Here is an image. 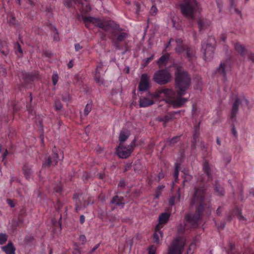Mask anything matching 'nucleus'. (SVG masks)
<instances>
[{
  "label": "nucleus",
  "mask_w": 254,
  "mask_h": 254,
  "mask_svg": "<svg viewBox=\"0 0 254 254\" xmlns=\"http://www.w3.org/2000/svg\"><path fill=\"white\" fill-rule=\"evenodd\" d=\"M190 83V78L188 73L180 68H177L175 73V87L179 97H176V93L171 89L159 88L152 95L155 100H162L171 104L174 107H180L188 99L180 96L185 94Z\"/></svg>",
  "instance_id": "1"
},
{
  "label": "nucleus",
  "mask_w": 254,
  "mask_h": 254,
  "mask_svg": "<svg viewBox=\"0 0 254 254\" xmlns=\"http://www.w3.org/2000/svg\"><path fill=\"white\" fill-rule=\"evenodd\" d=\"M83 20L86 27L92 24L105 31H113L114 36L118 41H122L128 37V34L120 30L119 26L113 21L100 19L91 16L83 17Z\"/></svg>",
  "instance_id": "2"
},
{
  "label": "nucleus",
  "mask_w": 254,
  "mask_h": 254,
  "mask_svg": "<svg viewBox=\"0 0 254 254\" xmlns=\"http://www.w3.org/2000/svg\"><path fill=\"white\" fill-rule=\"evenodd\" d=\"M204 190L203 188L195 189L194 196L191 201L192 205L198 206L197 208V213L194 215L187 214L185 217L186 221L191 223L192 227H195L197 224L196 222L199 220L200 212H202L204 205Z\"/></svg>",
  "instance_id": "3"
},
{
  "label": "nucleus",
  "mask_w": 254,
  "mask_h": 254,
  "mask_svg": "<svg viewBox=\"0 0 254 254\" xmlns=\"http://www.w3.org/2000/svg\"><path fill=\"white\" fill-rule=\"evenodd\" d=\"M180 8L182 14L191 19L201 10L198 3L195 0H184L180 4Z\"/></svg>",
  "instance_id": "4"
},
{
  "label": "nucleus",
  "mask_w": 254,
  "mask_h": 254,
  "mask_svg": "<svg viewBox=\"0 0 254 254\" xmlns=\"http://www.w3.org/2000/svg\"><path fill=\"white\" fill-rule=\"evenodd\" d=\"M172 79L170 72L167 69H160L156 71L153 76V80L160 85L169 82Z\"/></svg>",
  "instance_id": "5"
},
{
  "label": "nucleus",
  "mask_w": 254,
  "mask_h": 254,
  "mask_svg": "<svg viewBox=\"0 0 254 254\" xmlns=\"http://www.w3.org/2000/svg\"><path fill=\"white\" fill-rule=\"evenodd\" d=\"M185 244L184 238H179L175 239L169 249L168 254H181Z\"/></svg>",
  "instance_id": "6"
},
{
  "label": "nucleus",
  "mask_w": 254,
  "mask_h": 254,
  "mask_svg": "<svg viewBox=\"0 0 254 254\" xmlns=\"http://www.w3.org/2000/svg\"><path fill=\"white\" fill-rule=\"evenodd\" d=\"M135 143L133 141L127 146H124L123 144H120L117 148V153L118 156L122 159H125L130 156L133 150Z\"/></svg>",
  "instance_id": "7"
},
{
  "label": "nucleus",
  "mask_w": 254,
  "mask_h": 254,
  "mask_svg": "<svg viewBox=\"0 0 254 254\" xmlns=\"http://www.w3.org/2000/svg\"><path fill=\"white\" fill-rule=\"evenodd\" d=\"M211 44L204 43L202 45V51L203 53L204 59L205 61H209L212 58L214 52V47L212 45V42H214V39L212 38H210Z\"/></svg>",
  "instance_id": "8"
},
{
  "label": "nucleus",
  "mask_w": 254,
  "mask_h": 254,
  "mask_svg": "<svg viewBox=\"0 0 254 254\" xmlns=\"http://www.w3.org/2000/svg\"><path fill=\"white\" fill-rule=\"evenodd\" d=\"M153 93L150 92H148L146 96L142 97L139 100V106L140 108H146L153 105L155 103L154 97L152 95Z\"/></svg>",
  "instance_id": "9"
},
{
  "label": "nucleus",
  "mask_w": 254,
  "mask_h": 254,
  "mask_svg": "<svg viewBox=\"0 0 254 254\" xmlns=\"http://www.w3.org/2000/svg\"><path fill=\"white\" fill-rule=\"evenodd\" d=\"M248 101L245 98H236L232 106L231 118H234L238 112V107L240 104L247 106L248 105Z\"/></svg>",
  "instance_id": "10"
},
{
  "label": "nucleus",
  "mask_w": 254,
  "mask_h": 254,
  "mask_svg": "<svg viewBox=\"0 0 254 254\" xmlns=\"http://www.w3.org/2000/svg\"><path fill=\"white\" fill-rule=\"evenodd\" d=\"M149 87V76L146 73H143L140 77V80L138 85V90L140 91H145Z\"/></svg>",
  "instance_id": "11"
},
{
  "label": "nucleus",
  "mask_w": 254,
  "mask_h": 254,
  "mask_svg": "<svg viewBox=\"0 0 254 254\" xmlns=\"http://www.w3.org/2000/svg\"><path fill=\"white\" fill-rule=\"evenodd\" d=\"M162 237L163 233L160 231L159 225H157L155 227V232L153 235V242L157 244H159Z\"/></svg>",
  "instance_id": "12"
},
{
  "label": "nucleus",
  "mask_w": 254,
  "mask_h": 254,
  "mask_svg": "<svg viewBox=\"0 0 254 254\" xmlns=\"http://www.w3.org/2000/svg\"><path fill=\"white\" fill-rule=\"evenodd\" d=\"M1 249L6 254H15V249L11 242H8L7 245L2 247Z\"/></svg>",
  "instance_id": "13"
},
{
  "label": "nucleus",
  "mask_w": 254,
  "mask_h": 254,
  "mask_svg": "<svg viewBox=\"0 0 254 254\" xmlns=\"http://www.w3.org/2000/svg\"><path fill=\"white\" fill-rule=\"evenodd\" d=\"M170 216V214L169 213H162L159 217V223L157 225H159V227L160 228L161 225L164 224L168 222Z\"/></svg>",
  "instance_id": "14"
},
{
  "label": "nucleus",
  "mask_w": 254,
  "mask_h": 254,
  "mask_svg": "<svg viewBox=\"0 0 254 254\" xmlns=\"http://www.w3.org/2000/svg\"><path fill=\"white\" fill-rule=\"evenodd\" d=\"M60 159L57 153L54 152L52 157H49L47 160V164L48 166L56 165Z\"/></svg>",
  "instance_id": "15"
},
{
  "label": "nucleus",
  "mask_w": 254,
  "mask_h": 254,
  "mask_svg": "<svg viewBox=\"0 0 254 254\" xmlns=\"http://www.w3.org/2000/svg\"><path fill=\"white\" fill-rule=\"evenodd\" d=\"M129 135L128 131L125 130L121 131L119 135L120 144H123V142L128 138Z\"/></svg>",
  "instance_id": "16"
},
{
  "label": "nucleus",
  "mask_w": 254,
  "mask_h": 254,
  "mask_svg": "<svg viewBox=\"0 0 254 254\" xmlns=\"http://www.w3.org/2000/svg\"><path fill=\"white\" fill-rule=\"evenodd\" d=\"M111 203L116 204L119 206H122L125 203V201L123 200V197L122 196L117 195L112 199L111 200Z\"/></svg>",
  "instance_id": "17"
},
{
  "label": "nucleus",
  "mask_w": 254,
  "mask_h": 254,
  "mask_svg": "<svg viewBox=\"0 0 254 254\" xmlns=\"http://www.w3.org/2000/svg\"><path fill=\"white\" fill-rule=\"evenodd\" d=\"M102 67V65H98L97 67V69L96 70L95 74V81L99 83L102 84L103 83V81L99 75V69Z\"/></svg>",
  "instance_id": "18"
},
{
  "label": "nucleus",
  "mask_w": 254,
  "mask_h": 254,
  "mask_svg": "<svg viewBox=\"0 0 254 254\" xmlns=\"http://www.w3.org/2000/svg\"><path fill=\"white\" fill-rule=\"evenodd\" d=\"M23 171L25 178L27 179H30L32 173L31 168L27 166H24L23 168Z\"/></svg>",
  "instance_id": "19"
},
{
  "label": "nucleus",
  "mask_w": 254,
  "mask_h": 254,
  "mask_svg": "<svg viewBox=\"0 0 254 254\" xmlns=\"http://www.w3.org/2000/svg\"><path fill=\"white\" fill-rule=\"evenodd\" d=\"M169 56L170 55L169 54H165L161 56L157 62L159 65L161 66V65L166 64L169 59Z\"/></svg>",
  "instance_id": "20"
},
{
  "label": "nucleus",
  "mask_w": 254,
  "mask_h": 254,
  "mask_svg": "<svg viewBox=\"0 0 254 254\" xmlns=\"http://www.w3.org/2000/svg\"><path fill=\"white\" fill-rule=\"evenodd\" d=\"M229 69L230 67L228 65L223 63L220 64L218 68V71L223 73L224 75H225L226 71Z\"/></svg>",
  "instance_id": "21"
},
{
  "label": "nucleus",
  "mask_w": 254,
  "mask_h": 254,
  "mask_svg": "<svg viewBox=\"0 0 254 254\" xmlns=\"http://www.w3.org/2000/svg\"><path fill=\"white\" fill-rule=\"evenodd\" d=\"M186 54L189 60H192L194 57L195 51L192 49H187L186 51Z\"/></svg>",
  "instance_id": "22"
},
{
  "label": "nucleus",
  "mask_w": 254,
  "mask_h": 254,
  "mask_svg": "<svg viewBox=\"0 0 254 254\" xmlns=\"http://www.w3.org/2000/svg\"><path fill=\"white\" fill-rule=\"evenodd\" d=\"M203 170L208 178L210 177V168L208 163L204 162L203 165Z\"/></svg>",
  "instance_id": "23"
},
{
  "label": "nucleus",
  "mask_w": 254,
  "mask_h": 254,
  "mask_svg": "<svg viewBox=\"0 0 254 254\" xmlns=\"http://www.w3.org/2000/svg\"><path fill=\"white\" fill-rule=\"evenodd\" d=\"M235 50L241 54H243L245 52V48L239 43H236L235 45Z\"/></svg>",
  "instance_id": "24"
},
{
  "label": "nucleus",
  "mask_w": 254,
  "mask_h": 254,
  "mask_svg": "<svg viewBox=\"0 0 254 254\" xmlns=\"http://www.w3.org/2000/svg\"><path fill=\"white\" fill-rule=\"evenodd\" d=\"M176 43L177 44L176 51L178 53H181L183 49V47L182 45V41L181 39H178L176 40Z\"/></svg>",
  "instance_id": "25"
},
{
  "label": "nucleus",
  "mask_w": 254,
  "mask_h": 254,
  "mask_svg": "<svg viewBox=\"0 0 254 254\" xmlns=\"http://www.w3.org/2000/svg\"><path fill=\"white\" fill-rule=\"evenodd\" d=\"M8 238V236L5 233H0V245L4 244Z\"/></svg>",
  "instance_id": "26"
},
{
  "label": "nucleus",
  "mask_w": 254,
  "mask_h": 254,
  "mask_svg": "<svg viewBox=\"0 0 254 254\" xmlns=\"http://www.w3.org/2000/svg\"><path fill=\"white\" fill-rule=\"evenodd\" d=\"M195 241H194L190 245L189 249L187 251V254H192L193 253V251L195 248Z\"/></svg>",
  "instance_id": "27"
},
{
  "label": "nucleus",
  "mask_w": 254,
  "mask_h": 254,
  "mask_svg": "<svg viewBox=\"0 0 254 254\" xmlns=\"http://www.w3.org/2000/svg\"><path fill=\"white\" fill-rule=\"evenodd\" d=\"M215 190L218 195H223L224 194L223 189L221 186L216 185Z\"/></svg>",
  "instance_id": "28"
},
{
  "label": "nucleus",
  "mask_w": 254,
  "mask_h": 254,
  "mask_svg": "<svg viewBox=\"0 0 254 254\" xmlns=\"http://www.w3.org/2000/svg\"><path fill=\"white\" fill-rule=\"evenodd\" d=\"M92 109V105L91 104L88 103L84 110V114L85 116L88 115V114L90 112Z\"/></svg>",
  "instance_id": "29"
},
{
  "label": "nucleus",
  "mask_w": 254,
  "mask_h": 254,
  "mask_svg": "<svg viewBox=\"0 0 254 254\" xmlns=\"http://www.w3.org/2000/svg\"><path fill=\"white\" fill-rule=\"evenodd\" d=\"M69 2L65 1L64 2V4L68 7H70L72 6V3L75 4L77 3H79V1L78 0H69Z\"/></svg>",
  "instance_id": "30"
},
{
  "label": "nucleus",
  "mask_w": 254,
  "mask_h": 254,
  "mask_svg": "<svg viewBox=\"0 0 254 254\" xmlns=\"http://www.w3.org/2000/svg\"><path fill=\"white\" fill-rule=\"evenodd\" d=\"M59 80V76L58 74L54 73L52 76V81L54 85H56Z\"/></svg>",
  "instance_id": "31"
},
{
  "label": "nucleus",
  "mask_w": 254,
  "mask_h": 254,
  "mask_svg": "<svg viewBox=\"0 0 254 254\" xmlns=\"http://www.w3.org/2000/svg\"><path fill=\"white\" fill-rule=\"evenodd\" d=\"M179 165L177 164H175V172H174V177L176 180L178 179V178L179 172Z\"/></svg>",
  "instance_id": "32"
},
{
  "label": "nucleus",
  "mask_w": 254,
  "mask_h": 254,
  "mask_svg": "<svg viewBox=\"0 0 254 254\" xmlns=\"http://www.w3.org/2000/svg\"><path fill=\"white\" fill-rule=\"evenodd\" d=\"M62 105L59 101H56L55 102V108L57 110H60L62 108Z\"/></svg>",
  "instance_id": "33"
},
{
  "label": "nucleus",
  "mask_w": 254,
  "mask_h": 254,
  "mask_svg": "<svg viewBox=\"0 0 254 254\" xmlns=\"http://www.w3.org/2000/svg\"><path fill=\"white\" fill-rule=\"evenodd\" d=\"M16 53L17 55L18 56H21L22 54V50L20 47V45L19 44H17L16 45Z\"/></svg>",
  "instance_id": "34"
},
{
  "label": "nucleus",
  "mask_w": 254,
  "mask_h": 254,
  "mask_svg": "<svg viewBox=\"0 0 254 254\" xmlns=\"http://www.w3.org/2000/svg\"><path fill=\"white\" fill-rule=\"evenodd\" d=\"M157 8L156 6H154V5H152V6L151 7V9H150V14L152 15H154L155 14H156L157 12Z\"/></svg>",
  "instance_id": "35"
},
{
  "label": "nucleus",
  "mask_w": 254,
  "mask_h": 254,
  "mask_svg": "<svg viewBox=\"0 0 254 254\" xmlns=\"http://www.w3.org/2000/svg\"><path fill=\"white\" fill-rule=\"evenodd\" d=\"M79 241L82 244H84L86 242V237L83 235H80L79 237Z\"/></svg>",
  "instance_id": "36"
},
{
  "label": "nucleus",
  "mask_w": 254,
  "mask_h": 254,
  "mask_svg": "<svg viewBox=\"0 0 254 254\" xmlns=\"http://www.w3.org/2000/svg\"><path fill=\"white\" fill-rule=\"evenodd\" d=\"M156 249V248L153 246L150 247L149 249L148 254H155Z\"/></svg>",
  "instance_id": "37"
},
{
  "label": "nucleus",
  "mask_w": 254,
  "mask_h": 254,
  "mask_svg": "<svg viewBox=\"0 0 254 254\" xmlns=\"http://www.w3.org/2000/svg\"><path fill=\"white\" fill-rule=\"evenodd\" d=\"M172 118V116L171 115H168L166 116L164 119H162L160 120V121H164V122H168L170 120H171Z\"/></svg>",
  "instance_id": "38"
},
{
  "label": "nucleus",
  "mask_w": 254,
  "mask_h": 254,
  "mask_svg": "<svg viewBox=\"0 0 254 254\" xmlns=\"http://www.w3.org/2000/svg\"><path fill=\"white\" fill-rule=\"evenodd\" d=\"M90 9L91 8L88 5H86L85 7H84L83 6L82 7V10L86 13L89 11Z\"/></svg>",
  "instance_id": "39"
},
{
  "label": "nucleus",
  "mask_w": 254,
  "mask_h": 254,
  "mask_svg": "<svg viewBox=\"0 0 254 254\" xmlns=\"http://www.w3.org/2000/svg\"><path fill=\"white\" fill-rule=\"evenodd\" d=\"M61 186L60 184L57 185V187L54 188V190L56 192H59L61 190Z\"/></svg>",
  "instance_id": "40"
},
{
  "label": "nucleus",
  "mask_w": 254,
  "mask_h": 254,
  "mask_svg": "<svg viewBox=\"0 0 254 254\" xmlns=\"http://www.w3.org/2000/svg\"><path fill=\"white\" fill-rule=\"evenodd\" d=\"M234 247H235V245L234 244H231L230 245V248L231 251L228 252V254H235L234 253L231 252Z\"/></svg>",
  "instance_id": "41"
},
{
  "label": "nucleus",
  "mask_w": 254,
  "mask_h": 254,
  "mask_svg": "<svg viewBox=\"0 0 254 254\" xmlns=\"http://www.w3.org/2000/svg\"><path fill=\"white\" fill-rule=\"evenodd\" d=\"M81 49L82 47L79 44H76L75 45V49L76 51H78Z\"/></svg>",
  "instance_id": "42"
},
{
  "label": "nucleus",
  "mask_w": 254,
  "mask_h": 254,
  "mask_svg": "<svg viewBox=\"0 0 254 254\" xmlns=\"http://www.w3.org/2000/svg\"><path fill=\"white\" fill-rule=\"evenodd\" d=\"M175 197H172L169 200V204L170 205H173L174 204Z\"/></svg>",
  "instance_id": "43"
},
{
  "label": "nucleus",
  "mask_w": 254,
  "mask_h": 254,
  "mask_svg": "<svg viewBox=\"0 0 254 254\" xmlns=\"http://www.w3.org/2000/svg\"><path fill=\"white\" fill-rule=\"evenodd\" d=\"M154 55H152L149 58H147L146 59V64H148L154 58Z\"/></svg>",
  "instance_id": "44"
},
{
  "label": "nucleus",
  "mask_w": 254,
  "mask_h": 254,
  "mask_svg": "<svg viewBox=\"0 0 254 254\" xmlns=\"http://www.w3.org/2000/svg\"><path fill=\"white\" fill-rule=\"evenodd\" d=\"M198 26H199V29L200 30H201L202 28V27L203 26V23L202 21H198Z\"/></svg>",
  "instance_id": "45"
},
{
  "label": "nucleus",
  "mask_w": 254,
  "mask_h": 254,
  "mask_svg": "<svg viewBox=\"0 0 254 254\" xmlns=\"http://www.w3.org/2000/svg\"><path fill=\"white\" fill-rule=\"evenodd\" d=\"M8 204L11 207H13L14 206V204L13 203L12 201L10 199H7V200Z\"/></svg>",
  "instance_id": "46"
},
{
  "label": "nucleus",
  "mask_w": 254,
  "mask_h": 254,
  "mask_svg": "<svg viewBox=\"0 0 254 254\" xmlns=\"http://www.w3.org/2000/svg\"><path fill=\"white\" fill-rule=\"evenodd\" d=\"M80 221L81 223H83L85 221V217L83 215H81L80 217Z\"/></svg>",
  "instance_id": "47"
},
{
  "label": "nucleus",
  "mask_w": 254,
  "mask_h": 254,
  "mask_svg": "<svg viewBox=\"0 0 254 254\" xmlns=\"http://www.w3.org/2000/svg\"><path fill=\"white\" fill-rule=\"evenodd\" d=\"M232 132L235 136L237 135V132L234 127L232 128Z\"/></svg>",
  "instance_id": "48"
},
{
  "label": "nucleus",
  "mask_w": 254,
  "mask_h": 254,
  "mask_svg": "<svg viewBox=\"0 0 254 254\" xmlns=\"http://www.w3.org/2000/svg\"><path fill=\"white\" fill-rule=\"evenodd\" d=\"M164 174L163 173L160 172L159 173V174H158L159 180H160L161 179H163L164 178Z\"/></svg>",
  "instance_id": "49"
},
{
  "label": "nucleus",
  "mask_w": 254,
  "mask_h": 254,
  "mask_svg": "<svg viewBox=\"0 0 254 254\" xmlns=\"http://www.w3.org/2000/svg\"><path fill=\"white\" fill-rule=\"evenodd\" d=\"M7 150H5V151L4 152V153H3V155H2V161H3L4 159L5 158V157L7 156Z\"/></svg>",
  "instance_id": "50"
},
{
  "label": "nucleus",
  "mask_w": 254,
  "mask_h": 254,
  "mask_svg": "<svg viewBox=\"0 0 254 254\" xmlns=\"http://www.w3.org/2000/svg\"><path fill=\"white\" fill-rule=\"evenodd\" d=\"M249 59L252 61H254V54H252L249 57Z\"/></svg>",
  "instance_id": "51"
},
{
  "label": "nucleus",
  "mask_w": 254,
  "mask_h": 254,
  "mask_svg": "<svg viewBox=\"0 0 254 254\" xmlns=\"http://www.w3.org/2000/svg\"><path fill=\"white\" fill-rule=\"evenodd\" d=\"M73 66V64L71 61H70L69 63L68 64V67L69 68H71Z\"/></svg>",
  "instance_id": "52"
},
{
  "label": "nucleus",
  "mask_w": 254,
  "mask_h": 254,
  "mask_svg": "<svg viewBox=\"0 0 254 254\" xmlns=\"http://www.w3.org/2000/svg\"><path fill=\"white\" fill-rule=\"evenodd\" d=\"M164 188V186H163V185H162V186H158V187L157 189H158V190H162Z\"/></svg>",
  "instance_id": "53"
},
{
  "label": "nucleus",
  "mask_w": 254,
  "mask_h": 254,
  "mask_svg": "<svg viewBox=\"0 0 254 254\" xmlns=\"http://www.w3.org/2000/svg\"><path fill=\"white\" fill-rule=\"evenodd\" d=\"M217 3L218 5V7L219 8V11H220V3L219 2V0H217Z\"/></svg>",
  "instance_id": "54"
},
{
  "label": "nucleus",
  "mask_w": 254,
  "mask_h": 254,
  "mask_svg": "<svg viewBox=\"0 0 254 254\" xmlns=\"http://www.w3.org/2000/svg\"><path fill=\"white\" fill-rule=\"evenodd\" d=\"M124 185V183L123 182H120L119 184V186L120 187H122Z\"/></svg>",
  "instance_id": "55"
},
{
  "label": "nucleus",
  "mask_w": 254,
  "mask_h": 254,
  "mask_svg": "<svg viewBox=\"0 0 254 254\" xmlns=\"http://www.w3.org/2000/svg\"><path fill=\"white\" fill-rule=\"evenodd\" d=\"M179 139V138H178V137H175V138H173V139H172L171 142H175V141H176V139Z\"/></svg>",
  "instance_id": "56"
},
{
  "label": "nucleus",
  "mask_w": 254,
  "mask_h": 254,
  "mask_svg": "<svg viewBox=\"0 0 254 254\" xmlns=\"http://www.w3.org/2000/svg\"><path fill=\"white\" fill-rule=\"evenodd\" d=\"M69 98H70L69 96L68 95H67V97L63 98V100H64L65 101H67V100H69Z\"/></svg>",
  "instance_id": "57"
},
{
  "label": "nucleus",
  "mask_w": 254,
  "mask_h": 254,
  "mask_svg": "<svg viewBox=\"0 0 254 254\" xmlns=\"http://www.w3.org/2000/svg\"><path fill=\"white\" fill-rule=\"evenodd\" d=\"M28 112L30 113L32 115H33L35 113V112L34 111H30V109H28Z\"/></svg>",
  "instance_id": "58"
},
{
  "label": "nucleus",
  "mask_w": 254,
  "mask_h": 254,
  "mask_svg": "<svg viewBox=\"0 0 254 254\" xmlns=\"http://www.w3.org/2000/svg\"><path fill=\"white\" fill-rule=\"evenodd\" d=\"M136 7H137V10H136V11L137 12H139V4H136Z\"/></svg>",
  "instance_id": "59"
},
{
  "label": "nucleus",
  "mask_w": 254,
  "mask_h": 254,
  "mask_svg": "<svg viewBox=\"0 0 254 254\" xmlns=\"http://www.w3.org/2000/svg\"><path fill=\"white\" fill-rule=\"evenodd\" d=\"M2 68V69L3 71V75H6V70H5V69L4 68Z\"/></svg>",
  "instance_id": "60"
},
{
  "label": "nucleus",
  "mask_w": 254,
  "mask_h": 254,
  "mask_svg": "<svg viewBox=\"0 0 254 254\" xmlns=\"http://www.w3.org/2000/svg\"><path fill=\"white\" fill-rule=\"evenodd\" d=\"M75 209H76V211L77 212H78V211H79V210H80V208H79V207H76V208H75Z\"/></svg>",
  "instance_id": "61"
},
{
  "label": "nucleus",
  "mask_w": 254,
  "mask_h": 254,
  "mask_svg": "<svg viewBox=\"0 0 254 254\" xmlns=\"http://www.w3.org/2000/svg\"><path fill=\"white\" fill-rule=\"evenodd\" d=\"M217 143L218 144H220V141L218 138L217 139Z\"/></svg>",
  "instance_id": "62"
},
{
  "label": "nucleus",
  "mask_w": 254,
  "mask_h": 254,
  "mask_svg": "<svg viewBox=\"0 0 254 254\" xmlns=\"http://www.w3.org/2000/svg\"><path fill=\"white\" fill-rule=\"evenodd\" d=\"M219 210H220V208H218V209H217V213H218L219 212H220Z\"/></svg>",
  "instance_id": "63"
},
{
  "label": "nucleus",
  "mask_w": 254,
  "mask_h": 254,
  "mask_svg": "<svg viewBox=\"0 0 254 254\" xmlns=\"http://www.w3.org/2000/svg\"><path fill=\"white\" fill-rule=\"evenodd\" d=\"M219 210H220V208H218V209H217V213H218L219 212H220Z\"/></svg>",
  "instance_id": "64"
}]
</instances>
